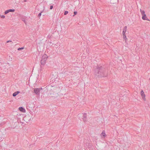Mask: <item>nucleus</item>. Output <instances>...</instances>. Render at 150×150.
<instances>
[{
	"label": "nucleus",
	"instance_id": "4be33fe9",
	"mask_svg": "<svg viewBox=\"0 0 150 150\" xmlns=\"http://www.w3.org/2000/svg\"><path fill=\"white\" fill-rule=\"evenodd\" d=\"M38 51H40L39 50V49H38ZM40 52H41V51H40Z\"/></svg>",
	"mask_w": 150,
	"mask_h": 150
},
{
	"label": "nucleus",
	"instance_id": "6e6552de",
	"mask_svg": "<svg viewBox=\"0 0 150 150\" xmlns=\"http://www.w3.org/2000/svg\"><path fill=\"white\" fill-rule=\"evenodd\" d=\"M100 136L102 138H104L105 137L106 135L104 131L102 132L100 134Z\"/></svg>",
	"mask_w": 150,
	"mask_h": 150
},
{
	"label": "nucleus",
	"instance_id": "9b49d317",
	"mask_svg": "<svg viewBox=\"0 0 150 150\" xmlns=\"http://www.w3.org/2000/svg\"><path fill=\"white\" fill-rule=\"evenodd\" d=\"M19 109L20 111L23 112H25V109L22 107L19 108Z\"/></svg>",
	"mask_w": 150,
	"mask_h": 150
},
{
	"label": "nucleus",
	"instance_id": "f257e3e1",
	"mask_svg": "<svg viewBox=\"0 0 150 150\" xmlns=\"http://www.w3.org/2000/svg\"><path fill=\"white\" fill-rule=\"evenodd\" d=\"M104 70L101 67H98L95 69V75L98 77L104 76Z\"/></svg>",
	"mask_w": 150,
	"mask_h": 150
},
{
	"label": "nucleus",
	"instance_id": "dca6fc26",
	"mask_svg": "<svg viewBox=\"0 0 150 150\" xmlns=\"http://www.w3.org/2000/svg\"><path fill=\"white\" fill-rule=\"evenodd\" d=\"M11 42V44H13V42H12V41H11V40H9V41H7L6 42V43H8V42Z\"/></svg>",
	"mask_w": 150,
	"mask_h": 150
},
{
	"label": "nucleus",
	"instance_id": "2eb2a0df",
	"mask_svg": "<svg viewBox=\"0 0 150 150\" xmlns=\"http://www.w3.org/2000/svg\"><path fill=\"white\" fill-rule=\"evenodd\" d=\"M24 47H19L18 48V50H20L24 49Z\"/></svg>",
	"mask_w": 150,
	"mask_h": 150
},
{
	"label": "nucleus",
	"instance_id": "ddd939ff",
	"mask_svg": "<svg viewBox=\"0 0 150 150\" xmlns=\"http://www.w3.org/2000/svg\"><path fill=\"white\" fill-rule=\"evenodd\" d=\"M123 36V38L124 40H125V42L127 41V38L126 36L125 35H122Z\"/></svg>",
	"mask_w": 150,
	"mask_h": 150
},
{
	"label": "nucleus",
	"instance_id": "f3484780",
	"mask_svg": "<svg viewBox=\"0 0 150 150\" xmlns=\"http://www.w3.org/2000/svg\"><path fill=\"white\" fill-rule=\"evenodd\" d=\"M83 120L84 122L86 121L87 120V118H83Z\"/></svg>",
	"mask_w": 150,
	"mask_h": 150
},
{
	"label": "nucleus",
	"instance_id": "0eeeda50",
	"mask_svg": "<svg viewBox=\"0 0 150 150\" xmlns=\"http://www.w3.org/2000/svg\"><path fill=\"white\" fill-rule=\"evenodd\" d=\"M127 30V27L125 26L123 28V31L122 32V35H125L126 32Z\"/></svg>",
	"mask_w": 150,
	"mask_h": 150
},
{
	"label": "nucleus",
	"instance_id": "20e7f679",
	"mask_svg": "<svg viewBox=\"0 0 150 150\" xmlns=\"http://www.w3.org/2000/svg\"><path fill=\"white\" fill-rule=\"evenodd\" d=\"M15 11V9H10L9 10H7L5 11L4 13L5 14H7L10 12H14Z\"/></svg>",
	"mask_w": 150,
	"mask_h": 150
},
{
	"label": "nucleus",
	"instance_id": "412c9836",
	"mask_svg": "<svg viewBox=\"0 0 150 150\" xmlns=\"http://www.w3.org/2000/svg\"><path fill=\"white\" fill-rule=\"evenodd\" d=\"M53 8V6H50V9H52Z\"/></svg>",
	"mask_w": 150,
	"mask_h": 150
},
{
	"label": "nucleus",
	"instance_id": "9d476101",
	"mask_svg": "<svg viewBox=\"0 0 150 150\" xmlns=\"http://www.w3.org/2000/svg\"><path fill=\"white\" fill-rule=\"evenodd\" d=\"M46 63V61L41 59V66H44Z\"/></svg>",
	"mask_w": 150,
	"mask_h": 150
},
{
	"label": "nucleus",
	"instance_id": "a211bd4d",
	"mask_svg": "<svg viewBox=\"0 0 150 150\" xmlns=\"http://www.w3.org/2000/svg\"><path fill=\"white\" fill-rule=\"evenodd\" d=\"M68 13V12L67 11H66L64 12V15H66Z\"/></svg>",
	"mask_w": 150,
	"mask_h": 150
},
{
	"label": "nucleus",
	"instance_id": "423d86ee",
	"mask_svg": "<svg viewBox=\"0 0 150 150\" xmlns=\"http://www.w3.org/2000/svg\"><path fill=\"white\" fill-rule=\"evenodd\" d=\"M78 116L79 118L82 116H83V118H86V117L87 115L86 113H84L83 115L82 113H81L79 114L78 115Z\"/></svg>",
	"mask_w": 150,
	"mask_h": 150
},
{
	"label": "nucleus",
	"instance_id": "39448f33",
	"mask_svg": "<svg viewBox=\"0 0 150 150\" xmlns=\"http://www.w3.org/2000/svg\"><path fill=\"white\" fill-rule=\"evenodd\" d=\"M141 94L142 96V98H143V100H145L146 98H145V95L144 94V92L142 90L141 91Z\"/></svg>",
	"mask_w": 150,
	"mask_h": 150
},
{
	"label": "nucleus",
	"instance_id": "aec40b11",
	"mask_svg": "<svg viewBox=\"0 0 150 150\" xmlns=\"http://www.w3.org/2000/svg\"><path fill=\"white\" fill-rule=\"evenodd\" d=\"M74 15H76L77 14V12L76 11H74Z\"/></svg>",
	"mask_w": 150,
	"mask_h": 150
},
{
	"label": "nucleus",
	"instance_id": "7ed1b4c3",
	"mask_svg": "<svg viewBox=\"0 0 150 150\" xmlns=\"http://www.w3.org/2000/svg\"><path fill=\"white\" fill-rule=\"evenodd\" d=\"M42 90V88H35L34 89V93L37 95H40V91Z\"/></svg>",
	"mask_w": 150,
	"mask_h": 150
},
{
	"label": "nucleus",
	"instance_id": "f8f14e48",
	"mask_svg": "<svg viewBox=\"0 0 150 150\" xmlns=\"http://www.w3.org/2000/svg\"><path fill=\"white\" fill-rule=\"evenodd\" d=\"M20 93V92L19 91H17L15 92L13 94V97L16 96L17 95H18Z\"/></svg>",
	"mask_w": 150,
	"mask_h": 150
},
{
	"label": "nucleus",
	"instance_id": "6ab92c4d",
	"mask_svg": "<svg viewBox=\"0 0 150 150\" xmlns=\"http://www.w3.org/2000/svg\"><path fill=\"white\" fill-rule=\"evenodd\" d=\"M42 13V12H41L40 13H39L38 14V17H40L41 15V13Z\"/></svg>",
	"mask_w": 150,
	"mask_h": 150
},
{
	"label": "nucleus",
	"instance_id": "4468645a",
	"mask_svg": "<svg viewBox=\"0 0 150 150\" xmlns=\"http://www.w3.org/2000/svg\"><path fill=\"white\" fill-rule=\"evenodd\" d=\"M0 17L2 18H5V16L4 15H0Z\"/></svg>",
	"mask_w": 150,
	"mask_h": 150
},
{
	"label": "nucleus",
	"instance_id": "1a4fd4ad",
	"mask_svg": "<svg viewBox=\"0 0 150 150\" xmlns=\"http://www.w3.org/2000/svg\"><path fill=\"white\" fill-rule=\"evenodd\" d=\"M47 58L48 57L47 55L46 54H44L42 57V59L46 61Z\"/></svg>",
	"mask_w": 150,
	"mask_h": 150
},
{
	"label": "nucleus",
	"instance_id": "f03ea898",
	"mask_svg": "<svg viewBox=\"0 0 150 150\" xmlns=\"http://www.w3.org/2000/svg\"><path fill=\"white\" fill-rule=\"evenodd\" d=\"M140 11L142 16V19L144 20L149 21V19L147 17L146 15L145 14V11L143 10H142L141 9L140 10Z\"/></svg>",
	"mask_w": 150,
	"mask_h": 150
}]
</instances>
